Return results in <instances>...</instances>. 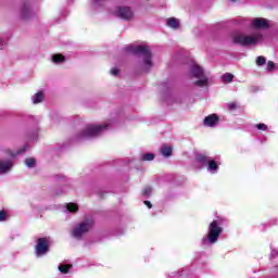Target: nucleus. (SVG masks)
Listing matches in <instances>:
<instances>
[{"label":"nucleus","mask_w":278,"mask_h":278,"mask_svg":"<svg viewBox=\"0 0 278 278\" xmlns=\"http://www.w3.org/2000/svg\"><path fill=\"white\" fill-rule=\"evenodd\" d=\"M228 225V220L225 217H216L207 228V233L201 240V247L207 249V247H212L218 242L220 238V233H223V228Z\"/></svg>","instance_id":"1"},{"label":"nucleus","mask_w":278,"mask_h":278,"mask_svg":"<svg viewBox=\"0 0 278 278\" xmlns=\"http://www.w3.org/2000/svg\"><path fill=\"white\" fill-rule=\"evenodd\" d=\"M264 31L255 30L251 35H235L232 37V42L235 45H240L241 47H255L256 45H262L264 42Z\"/></svg>","instance_id":"2"},{"label":"nucleus","mask_w":278,"mask_h":278,"mask_svg":"<svg viewBox=\"0 0 278 278\" xmlns=\"http://www.w3.org/2000/svg\"><path fill=\"white\" fill-rule=\"evenodd\" d=\"M112 123H105L102 125L89 124L81 129L80 134L77 135L76 140H92V138H99L103 131L110 129Z\"/></svg>","instance_id":"3"},{"label":"nucleus","mask_w":278,"mask_h":278,"mask_svg":"<svg viewBox=\"0 0 278 278\" xmlns=\"http://www.w3.org/2000/svg\"><path fill=\"white\" fill-rule=\"evenodd\" d=\"M127 53H131L132 55H141L143 58V71L149 73L153 66V62L151 61V50L147 46H128L125 48Z\"/></svg>","instance_id":"4"},{"label":"nucleus","mask_w":278,"mask_h":278,"mask_svg":"<svg viewBox=\"0 0 278 278\" xmlns=\"http://www.w3.org/2000/svg\"><path fill=\"white\" fill-rule=\"evenodd\" d=\"M195 162H198V164H202L203 166H205L210 175H216L220 169L218 162L212 159V156L205 154H197Z\"/></svg>","instance_id":"5"},{"label":"nucleus","mask_w":278,"mask_h":278,"mask_svg":"<svg viewBox=\"0 0 278 278\" xmlns=\"http://www.w3.org/2000/svg\"><path fill=\"white\" fill-rule=\"evenodd\" d=\"M190 75L191 77H195V79H198L194 83V86H199V88H205V86L210 84V79L207 78V75H205L203 67L199 66L197 63H193L190 66Z\"/></svg>","instance_id":"6"},{"label":"nucleus","mask_w":278,"mask_h":278,"mask_svg":"<svg viewBox=\"0 0 278 278\" xmlns=\"http://www.w3.org/2000/svg\"><path fill=\"white\" fill-rule=\"evenodd\" d=\"M92 225H94V220H92V219H86V220L81 222L72 230L73 238L80 240V238H81V236H84V233H88L90 231V229H92Z\"/></svg>","instance_id":"7"},{"label":"nucleus","mask_w":278,"mask_h":278,"mask_svg":"<svg viewBox=\"0 0 278 278\" xmlns=\"http://www.w3.org/2000/svg\"><path fill=\"white\" fill-rule=\"evenodd\" d=\"M36 16V12L31 8V3L29 1L23 2L18 9V17L21 21H29V18H34Z\"/></svg>","instance_id":"8"},{"label":"nucleus","mask_w":278,"mask_h":278,"mask_svg":"<svg viewBox=\"0 0 278 278\" xmlns=\"http://www.w3.org/2000/svg\"><path fill=\"white\" fill-rule=\"evenodd\" d=\"M113 14L122 21H131V18H134V10L125 5L116 7L113 11Z\"/></svg>","instance_id":"9"},{"label":"nucleus","mask_w":278,"mask_h":278,"mask_svg":"<svg viewBox=\"0 0 278 278\" xmlns=\"http://www.w3.org/2000/svg\"><path fill=\"white\" fill-rule=\"evenodd\" d=\"M49 253V241L47 238L37 239V244L35 247L36 257H45Z\"/></svg>","instance_id":"10"},{"label":"nucleus","mask_w":278,"mask_h":278,"mask_svg":"<svg viewBox=\"0 0 278 278\" xmlns=\"http://www.w3.org/2000/svg\"><path fill=\"white\" fill-rule=\"evenodd\" d=\"M12 168H14V161L0 157V175H8L12 172Z\"/></svg>","instance_id":"11"},{"label":"nucleus","mask_w":278,"mask_h":278,"mask_svg":"<svg viewBox=\"0 0 278 278\" xmlns=\"http://www.w3.org/2000/svg\"><path fill=\"white\" fill-rule=\"evenodd\" d=\"M251 27L254 29H268L270 27V24H268V20L264 17H254L251 21Z\"/></svg>","instance_id":"12"},{"label":"nucleus","mask_w":278,"mask_h":278,"mask_svg":"<svg viewBox=\"0 0 278 278\" xmlns=\"http://www.w3.org/2000/svg\"><path fill=\"white\" fill-rule=\"evenodd\" d=\"M219 117L216 114L207 115L204 118V127H214L215 125H218Z\"/></svg>","instance_id":"13"},{"label":"nucleus","mask_w":278,"mask_h":278,"mask_svg":"<svg viewBox=\"0 0 278 278\" xmlns=\"http://www.w3.org/2000/svg\"><path fill=\"white\" fill-rule=\"evenodd\" d=\"M160 153L163 155V157H170L173 155V148L170 146L164 144L160 149Z\"/></svg>","instance_id":"14"},{"label":"nucleus","mask_w":278,"mask_h":278,"mask_svg":"<svg viewBox=\"0 0 278 278\" xmlns=\"http://www.w3.org/2000/svg\"><path fill=\"white\" fill-rule=\"evenodd\" d=\"M43 100H45V93H42V91H39L31 97V101L35 105L38 103H42Z\"/></svg>","instance_id":"15"},{"label":"nucleus","mask_w":278,"mask_h":278,"mask_svg":"<svg viewBox=\"0 0 278 278\" xmlns=\"http://www.w3.org/2000/svg\"><path fill=\"white\" fill-rule=\"evenodd\" d=\"M174 278H180V277H190V268L186 267L182 270L174 274V276H172Z\"/></svg>","instance_id":"16"},{"label":"nucleus","mask_w":278,"mask_h":278,"mask_svg":"<svg viewBox=\"0 0 278 278\" xmlns=\"http://www.w3.org/2000/svg\"><path fill=\"white\" fill-rule=\"evenodd\" d=\"M167 27H172V29H177L179 27V20L175 17L168 18Z\"/></svg>","instance_id":"17"},{"label":"nucleus","mask_w":278,"mask_h":278,"mask_svg":"<svg viewBox=\"0 0 278 278\" xmlns=\"http://www.w3.org/2000/svg\"><path fill=\"white\" fill-rule=\"evenodd\" d=\"M27 149H29V146L26 144L23 148H21L16 153L9 150L8 154L11 155V157H16V155H23V153H25V151H27Z\"/></svg>","instance_id":"18"},{"label":"nucleus","mask_w":278,"mask_h":278,"mask_svg":"<svg viewBox=\"0 0 278 278\" xmlns=\"http://www.w3.org/2000/svg\"><path fill=\"white\" fill-rule=\"evenodd\" d=\"M71 268H73V265H70V264L59 265V270L60 273H62V275H68Z\"/></svg>","instance_id":"19"},{"label":"nucleus","mask_w":278,"mask_h":278,"mask_svg":"<svg viewBox=\"0 0 278 278\" xmlns=\"http://www.w3.org/2000/svg\"><path fill=\"white\" fill-rule=\"evenodd\" d=\"M66 60V58L62 54H54L52 55V62L54 64H62V62H64Z\"/></svg>","instance_id":"20"},{"label":"nucleus","mask_w":278,"mask_h":278,"mask_svg":"<svg viewBox=\"0 0 278 278\" xmlns=\"http://www.w3.org/2000/svg\"><path fill=\"white\" fill-rule=\"evenodd\" d=\"M79 210V206H77L76 203H68L65 205V212L75 213Z\"/></svg>","instance_id":"21"},{"label":"nucleus","mask_w":278,"mask_h":278,"mask_svg":"<svg viewBox=\"0 0 278 278\" xmlns=\"http://www.w3.org/2000/svg\"><path fill=\"white\" fill-rule=\"evenodd\" d=\"M142 162H153L155 160V154L154 153H144L141 155Z\"/></svg>","instance_id":"22"},{"label":"nucleus","mask_w":278,"mask_h":278,"mask_svg":"<svg viewBox=\"0 0 278 278\" xmlns=\"http://www.w3.org/2000/svg\"><path fill=\"white\" fill-rule=\"evenodd\" d=\"M109 0H91L93 8H103Z\"/></svg>","instance_id":"23"},{"label":"nucleus","mask_w":278,"mask_h":278,"mask_svg":"<svg viewBox=\"0 0 278 278\" xmlns=\"http://www.w3.org/2000/svg\"><path fill=\"white\" fill-rule=\"evenodd\" d=\"M222 79L225 84H229V83L233 81V76L229 73H226L222 76Z\"/></svg>","instance_id":"24"},{"label":"nucleus","mask_w":278,"mask_h":278,"mask_svg":"<svg viewBox=\"0 0 278 278\" xmlns=\"http://www.w3.org/2000/svg\"><path fill=\"white\" fill-rule=\"evenodd\" d=\"M25 165L28 168H34V166H36V159H31V157L26 159L25 160Z\"/></svg>","instance_id":"25"},{"label":"nucleus","mask_w":278,"mask_h":278,"mask_svg":"<svg viewBox=\"0 0 278 278\" xmlns=\"http://www.w3.org/2000/svg\"><path fill=\"white\" fill-rule=\"evenodd\" d=\"M8 47V37H0V51Z\"/></svg>","instance_id":"26"},{"label":"nucleus","mask_w":278,"mask_h":278,"mask_svg":"<svg viewBox=\"0 0 278 278\" xmlns=\"http://www.w3.org/2000/svg\"><path fill=\"white\" fill-rule=\"evenodd\" d=\"M255 129H258V131H268V125L260 123L255 125Z\"/></svg>","instance_id":"27"},{"label":"nucleus","mask_w":278,"mask_h":278,"mask_svg":"<svg viewBox=\"0 0 278 278\" xmlns=\"http://www.w3.org/2000/svg\"><path fill=\"white\" fill-rule=\"evenodd\" d=\"M264 64H266V59L265 56H257L256 58V66H264Z\"/></svg>","instance_id":"28"},{"label":"nucleus","mask_w":278,"mask_h":278,"mask_svg":"<svg viewBox=\"0 0 278 278\" xmlns=\"http://www.w3.org/2000/svg\"><path fill=\"white\" fill-rule=\"evenodd\" d=\"M277 68V64H275V62L273 61H268L267 62V71H269L270 73H273V71Z\"/></svg>","instance_id":"29"},{"label":"nucleus","mask_w":278,"mask_h":278,"mask_svg":"<svg viewBox=\"0 0 278 278\" xmlns=\"http://www.w3.org/2000/svg\"><path fill=\"white\" fill-rule=\"evenodd\" d=\"M8 220V213L5 211H0V223H5Z\"/></svg>","instance_id":"30"},{"label":"nucleus","mask_w":278,"mask_h":278,"mask_svg":"<svg viewBox=\"0 0 278 278\" xmlns=\"http://www.w3.org/2000/svg\"><path fill=\"white\" fill-rule=\"evenodd\" d=\"M238 104H236V102H230L227 104V109L229 112H233L235 110H237Z\"/></svg>","instance_id":"31"},{"label":"nucleus","mask_w":278,"mask_h":278,"mask_svg":"<svg viewBox=\"0 0 278 278\" xmlns=\"http://www.w3.org/2000/svg\"><path fill=\"white\" fill-rule=\"evenodd\" d=\"M153 189L151 187H146L142 191L143 197H151Z\"/></svg>","instance_id":"32"},{"label":"nucleus","mask_w":278,"mask_h":278,"mask_svg":"<svg viewBox=\"0 0 278 278\" xmlns=\"http://www.w3.org/2000/svg\"><path fill=\"white\" fill-rule=\"evenodd\" d=\"M118 73H121V70L113 67L111 70V75H113V77H117Z\"/></svg>","instance_id":"33"},{"label":"nucleus","mask_w":278,"mask_h":278,"mask_svg":"<svg viewBox=\"0 0 278 278\" xmlns=\"http://www.w3.org/2000/svg\"><path fill=\"white\" fill-rule=\"evenodd\" d=\"M275 257H278V250H271L270 258L275 260Z\"/></svg>","instance_id":"34"},{"label":"nucleus","mask_w":278,"mask_h":278,"mask_svg":"<svg viewBox=\"0 0 278 278\" xmlns=\"http://www.w3.org/2000/svg\"><path fill=\"white\" fill-rule=\"evenodd\" d=\"M144 205H147V207H149V210H151V207H153V204H151V201L146 200Z\"/></svg>","instance_id":"35"},{"label":"nucleus","mask_w":278,"mask_h":278,"mask_svg":"<svg viewBox=\"0 0 278 278\" xmlns=\"http://www.w3.org/2000/svg\"><path fill=\"white\" fill-rule=\"evenodd\" d=\"M30 140H38V132H34Z\"/></svg>","instance_id":"36"},{"label":"nucleus","mask_w":278,"mask_h":278,"mask_svg":"<svg viewBox=\"0 0 278 278\" xmlns=\"http://www.w3.org/2000/svg\"><path fill=\"white\" fill-rule=\"evenodd\" d=\"M30 118H31V121H36V123H38V121H40L39 118L34 117V116H31Z\"/></svg>","instance_id":"37"},{"label":"nucleus","mask_w":278,"mask_h":278,"mask_svg":"<svg viewBox=\"0 0 278 278\" xmlns=\"http://www.w3.org/2000/svg\"><path fill=\"white\" fill-rule=\"evenodd\" d=\"M273 225H278V219H274Z\"/></svg>","instance_id":"38"},{"label":"nucleus","mask_w":278,"mask_h":278,"mask_svg":"<svg viewBox=\"0 0 278 278\" xmlns=\"http://www.w3.org/2000/svg\"><path fill=\"white\" fill-rule=\"evenodd\" d=\"M232 3H236L237 0H230Z\"/></svg>","instance_id":"39"}]
</instances>
